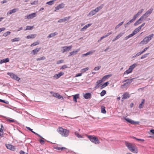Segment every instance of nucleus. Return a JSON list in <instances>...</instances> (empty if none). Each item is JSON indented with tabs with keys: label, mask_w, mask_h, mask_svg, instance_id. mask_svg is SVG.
I'll list each match as a JSON object with an SVG mask.
<instances>
[{
	"label": "nucleus",
	"mask_w": 154,
	"mask_h": 154,
	"mask_svg": "<svg viewBox=\"0 0 154 154\" xmlns=\"http://www.w3.org/2000/svg\"><path fill=\"white\" fill-rule=\"evenodd\" d=\"M82 73H78V74H76L75 77H78V76H82Z\"/></svg>",
	"instance_id": "64"
},
{
	"label": "nucleus",
	"mask_w": 154,
	"mask_h": 154,
	"mask_svg": "<svg viewBox=\"0 0 154 154\" xmlns=\"http://www.w3.org/2000/svg\"><path fill=\"white\" fill-rule=\"evenodd\" d=\"M38 3L37 1H34V2H32L31 3V5H34L37 4Z\"/></svg>",
	"instance_id": "62"
},
{
	"label": "nucleus",
	"mask_w": 154,
	"mask_h": 154,
	"mask_svg": "<svg viewBox=\"0 0 154 154\" xmlns=\"http://www.w3.org/2000/svg\"><path fill=\"white\" fill-rule=\"evenodd\" d=\"M73 100L75 102H77V99L79 98V94H76L73 96Z\"/></svg>",
	"instance_id": "26"
},
{
	"label": "nucleus",
	"mask_w": 154,
	"mask_h": 154,
	"mask_svg": "<svg viewBox=\"0 0 154 154\" xmlns=\"http://www.w3.org/2000/svg\"><path fill=\"white\" fill-rule=\"evenodd\" d=\"M10 33H11V32H10L8 31L7 32H6V33H4L3 35V36H4L5 37H6L8 35H10Z\"/></svg>",
	"instance_id": "46"
},
{
	"label": "nucleus",
	"mask_w": 154,
	"mask_h": 154,
	"mask_svg": "<svg viewBox=\"0 0 154 154\" xmlns=\"http://www.w3.org/2000/svg\"><path fill=\"white\" fill-rule=\"evenodd\" d=\"M7 74L10 76L12 78L14 79L17 81H19L20 79V78L13 73L8 72Z\"/></svg>",
	"instance_id": "8"
},
{
	"label": "nucleus",
	"mask_w": 154,
	"mask_h": 154,
	"mask_svg": "<svg viewBox=\"0 0 154 154\" xmlns=\"http://www.w3.org/2000/svg\"><path fill=\"white\" fill-rule=\"evenodd\" d=\"M72 46L71 45L69 46H64L62 47V49L61 50V51L63 53L65 52H67L69 51L70 50L71 48H72Z\"/></svg>",
	"instance_id": "9"
},
{
	"label": "nucleus",
	"mask_w": 154,
	"mask_h": 154,
	"mask_svg": "<svg viewBox=\"0 0 154 154\" xmlns=\"http://www.w3.org/2000/svg\"><path fill=\"white\" fill-rule=\"evenodd\" d=\"M40 139L39 140V141L40 143L41 144H44V142H45V141H44V140H45V139Z\"/></svg>",
	"instance_id": "56"
},
{
	"label": "nucleus",
	"mask_w": 154,
	"mask_h": 154,
	"mask_svg": "<svg viewBox=\"0 0 154 154\" xmlns=\"http://www.w3.org/2000/svg\"><path fill=\"white\" fill-rule=\"evenodd\" d=\"M124 22H122L120 23L118 25H117L115 27V29H116L119 28L120 26H121L123 23Z\"/></svg>",
	"instance_id": "41"
},
{
	"label": "nucleus",
	"mask_w": 154,
	"mask_h": 154,
	"mask_svg": "<svg viewBox=\"0 0 154 154\" xmlns=\"http://www.w3.org/2000/svg\"><path fill=\"white\" fill-rule=\"evenodd\" d=\"M37 35L36 34H33L30 35H29L26 37V38L29 39V38H35Z\"/></svg>",
	"instance_id": "27"
},
{
	"label": "nucleus",
	"mask_w": 154,
	"mask_h": 154,
	"mask_svg": "<svg viewBox=\"0 0 154 154\" xmlns=\"http://www.w3.org/2000/svg\"><path fill=\"white\" fill-rule=\"evenodd\" d=\"M7 148L12 151H14L15 149V146L11 144H8L6 145Z\"/></svg>",
	"instance_id": "14"
},
{
	"label": "nucleus",
	"mask_w": 154,
	"mask_h": 154,
	"mask_svg": "<svg viewBox=\"0 0 154 154\" xmlns=\"http://www.w3.org/2000/svg\"><path fill=\"white\" fill-rule=\"evenodd\" d=\"M20 40V38L18 37L17 38H15L14 39H12L11 40V41L12 42H18Z\"/></svg>",
	"instance_id": "32"
},
{
	"label": "nucleus",
	"mask_w": 154,
	"mask_h": 154,
	"mask_svg": "<svg viewBox=\"0 0 154 154\" xmlns=\"http://www.w3.org/2000/svg\"><path fill=\"white\" fill-rule=\"evenodd\" d=\"M125 119L128 122L130 123L131 124L136 125L139 123L138 122H135L132 120L128 118H125Z\"/></svg>",
	"instance_id": "10"
},
{
	"label": "nucleus",
	"mask_w": 154,
	"mask_h": 154,
	"mask_svg": "<svg viewBox=\"0 0 154 154\" xmlns=\"http://www.w3.org/2000/svg\"><path fill=\"white\" fill-rule=\"evenodd\" d=\"M153 10V9L152 8H150L141 17L143 18V19L144 17H147L152 12Z\"/></svg>",
	"instance_id": "7"
},
{
	"label": "nucleus",
	"mask_w": 154,
	"mask_h": 154,
	"mask_svg": "<svg viewBox=\"0 0 154 154\" xmlns=\"http://www.w3.org/2000/svg\"><path fill=\"white\" fill-rule=\"evenodd\" d=\"M153 35L154 34H152L147 36L146 37L144 38L143 40L140 42V44H142L143 45L147 44L150 40H151Z\"/></svg>",
	"instance_id": "3"
},
{
	"label": "nucleus",
	"mask_w": 154,
	"mask_h": 154,
	"mask_svg": "<svg viewBox=\"0 0 154 154\" xmlns=\"http://www.w3.org/2000/svg\"><path fill=\"white\" fill-rule=\"evenodd\" d=\"M105 37V36H104H104L101 37L100 38V39L98 40V42H100L103 39L106 38Z\"/></svg>",
	"instance_id": "61"
},
{
	"label": "nucleus",
	"mask_w": 154,
	"mask_h": 154,
	"mask_svg": "<svg viewBox=\"0 0 154 154\" xmlns=\"http://www.w3.org/2000/svg\"><path fill=\"white\" fill-rule=\"evenodd\" d=\"M112 75L111 74L106 75L102 78V79L103 81L104 82L107 79H108Z\"/></svg>",
	"instance_id": "25"
},
{
	"label": "nucleus",
	"mask_w": 154,
	"mask_h": 154,
	"mask_svg": "<svg viewBox=\"0 0 154 154\" xmlns=\"http://www.w3.org/2000/svg\"><path fill=\"white\" fill-rule=\"evenodd\" d=\"M133 79H128L125 80L124 82H126L122 86H128L129 85L130 83L133 81Z\"/></svg>",
	"instance_id": "12"
},
{
	"label": "nucleus",
	"mask_w": 154,
	"mask_h": 154,
	"mask_svg": "<svg viewBox=\"0 0 154 154\" xmlns=\"http://www.w3.org/2000/svg\"><path fill=\"white\" fill-rule=\"evenodd\" d=\"M145 24V23H143L141 25L139 26L137 28L140 30L141 29V28L144 26Z\"/></svg>",
	"instance_id": "50"
},
{
	"label": "nucleus",
	"mask_w": 154,
	"mask_h": 154,
	"mask_svg": "<svg viewBox=\"0 0 154 154\" xmlns=\"http://www.w3.org/2000/svg\"><path fill=\"white\" fill-rule=\"evenodd\" d=\"M112 33V32H108L107 34L106 35H104V36H105V37L106 38L108 36L110 35Z\"/></svg>",
	"instance_id": "60"
},
{
	"label": "nucleus",
	"mask_w": 154,
	"mask_h": 154,
	"mask_svg": "<svg viewBox=\"0 0 154 154\" xmlns=\"http://www.w3.org/2000/svg\"><path fill=\"white\" fill-rule=\"evenodd\" d=\"M89 69V68L88 67H86L85 68H83L81 70V72L83 73L85 72L86 71L88 70Z\"/></svg>",
	"instance_id": "34"
},
{
	"label": "nucleus",
	"mask_w": 154,
	"mask_h": 154,
	"mask_svg": "<svg viewBox=\"0 0 154 154\" xmlns=\"http://www.w3.org/2000/svg\"><path fill=\"white\" fill-rule=\"evenodd\" d=\"M100 68H101V66H98L96 67H95V68H94V70H98L99 69H100Z\"/></svg>",
	"instance_id": "57"
},
{
	"label": "nucleus",
	"mask_w": 154,
	"mask_h": 154,
	"mask_svg": "<svg viewBox=\"0 0 154 154\" xmlns=\"http://www.w3.org/2000/svg\"><path fill=\"white\" fill-rule=\"evenodd\" d=\"M19 10V9L17 8H14L11 10H10L9 11H8L7 13V14L8 15L11 14L13 13H14L16 12L17 11Z\"/></svg>",
	"instance_id": "17"
},
{
	"label": "nucleus",
	"mask_w": 154,
	"mask_h": 154,
	"mask_svg": "<svg viewBox=\"0 0 154 154\" xmlns=\"http://www.w3.org/2000/svg\"><path fill=\"white\" fill-rule=\"evenodd\" d=\"M103 8V5H102L100 6L97 7L96 8H95V9L96 11L98 12L99 10Z\"/></svg>",
	"instance_id": "35"
},
{
	"label": "nucleus",
	"mask_w": 154,
	"mask_h": 154,
	"mask_svg": "<svg viewBox=\"0 0 154 154\" xmlns=\"http://www.w3.org/2000/svg\"><path fill=\"white\" fill-rule=\"evenodd\" d=\"M101 112L103 113H105L106 112V111L105 110V107H102L101 108Z\"/></svg>",
	"instance_id": "45"
},
{
	"label": "nucleus",
	"mask_w": 154,
	"mask_h": 154,
	"mask_svg": "<svg viewBox=\"0 0 154 154\" xmlns=\"http://www.w3.org/2000/svg\"><path fill=\"white\" fill-rule=\"evenodd\" d=\"M57 33L56 32H54L53 33H51L48 36V38H50L53 37L55 35H57Z\"/></svg>",
	"instance_id": "30"
},
{
	"label": "nucleus",
	"mask_w": 154,
	"mask_h": 154,
	"mask_svg": "<svg viewBox=\"0 0 154 154\" xmlns=\"http://www.w3.org/2000/svg\"><path fill=\"white\" fill-rule=\"evenodd\" d=\"M36 16V14L35 13H33L25 16L24 18L25 19H30L33 18Z\"/></svg>",
	"instance_id": "11"
},
{
	"label": "nucleus",
	"mask_w": 154,
	"mask_h": 154,
	"mask_svg": "<svg viewBox=\"0 0 154 154\" xmlns=\"http://www.w3.org/2000/svg\"><path fill=\"white\" fill-rule=\"evenodd\" d=\"M53 96L54 97L57 98L58 96H60V94L57 93H54L53 94Z\"/></svg>",
	"instance_id": "49"
},
{
	"label": "nucleus",
	"mask_w": 154,
	"mask_h": 154,
	"mask_svg": "<svg viewBox=\"0 0 154 154\" xmlns=\"http://www.w3.org/2000/svg\"><path fill=\"white\" fill-rule=\"evenodd\" d=\"M133 138L134 139H136V140H138V141H144V140L143 139H138L134 137H133Z\"/></svg>",
	"instance_id": "51"
},
{
	"label": "nucleus",
	"mask_w": 154,
	"mask_h": 154,
	"mask_svg": "<svg viewBox=\"0 0 154 154\" xmlns=\"http://www.w3.org/2000/svg\"><path fill=\"white\" fill-rule=\"evenodd\" d=\"M39 44V43L37 41L36 42H35L33 43L32 44L30 45L31 47L35 46V45H38Z\"/></svg>",
	"instance_id": "37"
},
{
	"label": "nucleus",
	"mask_w": 154,
	"mask_h": 154,
	"mask_svg": "<svg viewBox=\"0 0 154 154\" xmlns=\"http://www.w3.org/2000/svg\"><path fill=\"white\" fill-rule=\"evenodd\" d=\"M3 129L2 128H0V137H3Z\"/></svg>",
	"instance_id": "44"
},
{
	"label": "nucleus",
	"mask_w": 154,
	"mask_h": 154,
	"mask_svg": "<svg viewBox=\"0 0 154 154\" xmlns=\"http://www.w3.org/2000/svg\"><path fill=\"white\" fill-rule=\"evenodd\" d=\"M95 52V50H92L88 52L87 53L85 54H83L82 55L83 57H85L88 56L89 54H93L94 52Z\"/></svg>",
	"instance_id": "24"
},
{
	"label": "nucleus",
	"mask_w": 154,
	"mask_h": 154,
	"mask_svg": "<svg viewBox=\"0 0 154 154\" xmlns=\"http://www.w3.org/2000/svg\"><path fill=\"white\" fill-rule=\"evenodd\" d=\"M54 3V1L53 0L50 1L49 2H47L46 4L49 5H51Z\"/></svg>",
	"instance_id": "47"
},
{
	"label": "nucleus",
	"mask_w": 154,
	"mask_h": 154,
	"mask_svg": "<svg viewBox=\"0 0 154 154\" xmlns=\"http://www.w3.org/2000/svg\"><path fill=\"white\" fill-rule=\"evenodd\" d=\"M41 48H36L33 50L32 52L33 53V55H35L37 54V53L40 50Z\"/></svg>",
	"instance_id": "21"
},
{
	"label": "nucleus",
	"mask_w": 154,
	"mask_h": 154,
	"mask_svg": "<svg viewBox=\"0 0 154 154\" xmlns=\"http://www.w3.org/2000/svg\"><path fill=\"white\" fill-rule=\"evenodd\" d=\"M145 102V100L144 99H142V101L140 104L139 106V108L140 109L142 108L143 107V104Z\"/></svg>",
	"instance_id": "29"
},
{
	"label": "nucleus",
	"mask_w": 154,
	"mask_h": 154,
	"mask_svg": "<svg viewBox=\"0 0 154 154\" xmlns=\"http://www.w3.org/2000/svg\"><path fill=\"white\" fill-rule=\"evenodd\" d=\"M103 82V81L102 80V79L101 80H98L96 82V86L95 87V88H99L100 87V86L101 85V84Z\"/></svg>",
	"instance_id": "20"
},
{
	"label": "nucleus",
	"mask_w": 154,
	"mask_h": 154,
	"mask_svg": "<svg viewBox=\"0 0 154 154\" xmlns=\"http://www.w3.org/2000/svg\"><path fill=\"white\" fill-rule=\"evenodd\" d=\"M64 6L65 4L63 3L59 5L55 8L56 10H59L60 9L63 8L64 7Z\"/></svg>",
	"instance_id": "19"
},
{
	"label": "nucleus",
	"mask_w": 154,
	"mask_h": 154,
	"mask_svg": "<svg viewBox=\"0 0 154 154\" xmlns=\"http://www.w3.org/2000/svg\"><path fill=\"white\" fill-rule=\"evenodd\" d=\"M143 20V19L142 17H141L140 18L134 23V25L135 26L138 25L139 24L141 23Z\"/></svg>",
	"instance_id": "18"
},
{
	"label": "nucleus",
	"mask_w": 154,
	"mask_h": 154,
	"mask_svg": "<svg viewBox=\"0 0 154 154\" xmlns=\"http://www.w3.org/2000/svg\"><path fill=\"white\" fill-rule=\"evenodd\" d=\"M0 102H2L4 103H5L6 104H8L9 102L8 101H5V100H2V99H0Z\"/></svg>",
	"instance_id": "55"
},
{
	"label": "nucleus",
	"mask_w": 154,
	"mask_h": 154,
	"mask_svg": "<svg viewBox=\"0 0 154 154\" xmlns=\"http://www.w3.org/2000/svg\"><path fill=\"white\" fill-rule=\"evenodd\" d=\"M140 31V30L137 28L135 29L133 31L132 33L129 35L128 36H126L125 37V40L128 39V38H131L134 35L136 34V33Z\"/></svg>",
	"instance_id": "6"
},
{
	"label": "nucleus",
	"mask_w": 154,
	"mask_h": 154,
	"mask_svg": "<svg viewBox=\"0 0 154 154\" xmlns=\"http://www.w3.org/2000/svg\"><path fill=\"white\" fill-rule=\"evenodd\" d=\"M97 12L95 10V9H94L93 11L90 12L89 14V15H91V16H92L95 14Z\"/></svg>",
	"instance_id": "31"
},
{
	"label": "nucleus",
	"mask_w": 154,
	"mask_h": 154,
	"mask_svg": "<svg viewBox=\"0 0 154 154\" xmlns=\"http://www.w3.org/2000/svg\"><path fill=\"white\" fill-rule=\"evenodd\" d=\"M137 66V64L136 63H134L132 65L130 66L129 68L124 73V74H128L131 73L134 69Z\"/></svg>",
	"instance_id": "5"
},
{
	"label": "nucleus",
	"mask_w": 154,
	"mask_h": 154,
	"mask_svg": "<svg viewBox=\"0 0 154 154\" xmlns=\"http://www.w3.org/2000/svg\"><path fill=\"white\" fill-rule=\"evenodd\" d=\"M60 77V76L59 75L58 73L55 74L54 76V77L56 79H58Z\"/></svg>",
	"instance_id": "52"
},
{
	"label": "nucleus",
	"mask_w": 154,
	"mask_h": 154,
	"mask_svg": "<svg viewBox=\"0 0 154 154\" xmlns=\"http://www.w3.org/2000/svg\"><path fill=\"white\" fill-rule=\"evenodd\" d=\"M130 96V95L127 92L125 93L122 95V101H123V99H126L128 98H129Z\"/></svg>",
	"instance_id": "13"
},
{
	"label": "nucleus",
	"mask_w": 154,
	"mask_h": 154,
	"mask_svg": "<svg viewBox=\"0 0 154 154\" xmlns=\"http://www.w3.org/2000/svg\"><path fill=\"white\" fill-rule=\"evenodd\" d=\"M80 50L79 49H77L76 51H73L72 52H70L69 53L68 57H70L72 55H74L76 54Z\"/></svg>",
	"instance_id": "16"
},
{
	"label": "nucleus",
	"mask_w": 154,
	"mask_h": 154,
	"mask_svg": "<svg viewBox=\"0 0 154 154\" xmlns=\"http://www.w3.org/2000/svg\"><path fill=\"white\" fill-rule=\"evenodd\" d=\"M45 57L43 56V57H42L40 58H37L36 59V60L38 61H39V60H45Z\"/></svg>",
	"instance_id": "40"
},
{
	"label": "nucleus",
	"mask_w": 154,
	"mask_h": 154,
	"mask_svg": "<svg viewBox=\"0 0 154 154\" xmlns=\"http://www.w3.org/2000/svg\"><path fill=\"white\" fill-rule=\"evenodd\" d=\"M106 93V92L105 90H103L101 92L100 94L101 96H103Z\"/></svg>",
	"instance_id": "42"
},
{
	"label": "nucleus",
	"mask_w": 154,
	"mask_h": 154,
	"mask_svg": "<svg viewBox=\"0 0 154 154\" xmlns=\"http://www.w3.org/2000/svg\"><path fill=\"white\" fill-rule=\"evenodd\" d=\"M125 144L126 146L131 152L134 153H137V148L135 144L127 142H125Z\"/></svg>",
	"instance_id": "1"
},
{
	"label": "nucleus",
	"mask_w": 154,
	"mask_h": 154,
	"mask_svg": "<svg viewBox=\"0 0 154 154\" xmlns=\"http://www.w3.org/2000/svg\"><path fill=\"white\" fill-rule=\"evenodd\" d=\"M33 28V26H26V29L25 30H30L32 29Z\"/></svg>",
	"instance_id": "43"
},
{
	"label": "nucleus",
	"mask_w": 154,
	"mask_h": 154,
	"mask_svg": "<svg viewBox=\"0 0 154 154\" xmlns=\"http://www.w3.org/2000/svg\"><path fill=\"white\" fill-rule=\"evenodd\" d=\"M124 33H120L117 35L116 37L115 38L117 40L120 37H122L123 35L124 34Z\"/></svg>",
	"instance_id": "33"
},
{
	"label": "nucleus",
	"mask_w": 154,
	"mask_h": 154,
	"mask_svg": "<svg viewBox=\"0 0 154 154\" xmlns=\"http://www.w3.org/2000/svg\"><path fill=\"white\" fill-rule=\"evenodd\" d=\"M66 149V148L64 147H59L58 149L59 150H63Z\"/></svg>",
	"instance_id": "59"
},
{
	"label": "nucleus",
	"mask_w": 154,
	"mask_h": 154,
	"mask_svg": "<svg viewBox=\"0 0 154 154\" xmlns=\"http://www.w3.org/2000/svg\"><path fill=\"white\" fill-rule=\"evenodd\" d=\"M6 120L9 122H14L15 121V120L11 118H8Z\"/></svg>",
	"instance_id": "38"
},
{
	"label": "nucleus",
	"mask_w": 154,
	"mask_h": 154,
	"mask_svg": "<svg viewBox=\"0 0 154 154\" xmlns=\"http://www.w3.org/2000/svg\"><path fill=\"white\" fill-rule=\"evenodd\" d=\"M91 95L90 93H87L84 95V97L86 99H88L91 98Z\"/></svg>",
	"instance_id": "23"
},
{
	"label": "nucleus",
	"mask_w": 154,
	"mask_h": 154,
	"mask_svg": "<svg viewBox=\"0 0 154 154\" xmlns=\"http://www.w3.org/2000/svg\"><path fill=\"white\" fill-rule=\"evenodd\" d=\"M70 18V17H66L63 19H60L58 21V23H62L67 21Z\"/></svg>",
	"instance_id": "15"
},
{
	"label": "nucleus",
	"mask_w": 154,
	"mask_h": 154,
	"mask_svg": "<svg viewBox=\"0 0 154 154\" xmlns=\"http://www.w3.org/2000/svg\"><path fill=\"white\" fill-rule=\"evenodd\" d=\"M92 25L91 23L88 24L85 26L83 28L81 29V31H84V29H85L90 26Z\"/></svg>",
	"instance_id": "28"
},
{
	"label": "nucleus",
	"mask_w": 154,
	"mask_h": 154,
	"mask_svg": "<svg viewBox=\"0 0 154 154\" xmlns=\"http://www.w3.org/2000/svg\"><path fill=\"white\" fill-rule=\"evenodd\" d=\"M139 16L137 14L135 15H134V16L133 17V18L135 20Z\"/></svg>",
	"instance_id": "63"
},
{
	"label": "nucleus",
	"mask_w": 154,
	"mask_h": 154,
	"mask_svg": "<svg viewBox=\"0 0 154 154\" xmlns=\"http://www.w3.org/2000/svg\"><path fill=\"white\" fill-rule=\"evenodd\" d=\"M9 61V59L8 58L5 59H4L2 60H1L0 61V64H2L3 63H6L8 62Z\"/></svg>",
	"instance_id": "22"
},
{
	"label": "nucleus",
	"mask_w": 154,
	"mask_h": 154,
	"mask_svg": "<svg viewBox=\"0 0 154 154\" xmlns=\"http://www.w3.org/2000/svg\"><path fill=\"white\" fill-rule=\"evenodd\" d=\"M144 9H142L140 10L139 11L137 14L139 16L140 15L143 11Z\"/></svg>",
	"instance_id": "48"
},
{
	"label": "nucleus",
	"mask_w": 154,
	"mask_h": 154,
	"mask_svg": "<svg viewBox=\"0 0 154 154\" xmlns=\"http://www.w3.org/2000/svg\"><path fill=\"white\" fill-rule=\"evenodd\" d=\"M64 60H63L58 61L57 62V64H59L61 63H62L64 62Z\"/></svg>",
	"instance_id": "54"
},
{
	"label": "nucleus",
	"mask_w": 154,
	"mask_h": 154,
	"mask_svg": "<svg viewBox=\"0 0 154 154\" xmlns=\"http://www.w3.org/2000/svg\"><path fill=\"white\" fill-rule=\"evenodd\" d=\"M57 131L62 136L67 137L69 132V131L67 129H64L62 127H59L57 129Z\"/></svg>",
	"instance_id": "2"
},
{
	"label": "nucleus",
	"mask_w": 154,
	"mask_h": 154,
	"mask_svg": "<svg viewBox=\"0 0 154 154\" xmlns=\"http://www.w3.org/2000/svg\"><path fill=\"white\" fill-rule=\"evenodd\" d=\"M88 138L92 142L95 144H99L100 143V141L97 137L92 135H87Z\"/></svg>",
	"instance_id": "4"
},
{
	"label": "nucleus",
	"mask_w": 154,
	"mask_h": 154,
	"mask_svg": "<svg viewBox=\"0 0 154 154\" xmlns=\"http://www.w3.org/2000/svg\"><path fill=\"white\" fill-rule=\"evenodd\" d=\"M109 84V83L108 82H105V83H104L103 85H102V86H101L102 88L101 89H102L104 87L107 86Z\"/></svg>",
	"instance_id": "36"
},
{
	"label": "nucleus",
	"mask_w": 154,
	"mask_h": 154,
	"mask_svg": "<svg viewBox=\"0 0 154 154\" xmlns=\"http://www.w3.org/2000/svg\"><path fill=\"white\" fill-rule=\"evenodd\" d=\"M149 47L148 46L147 47L145 48L143 51H142V53H143L145 52L149 48Z\"/></svg>",
	"instance_id": "58"
},
{
	"label": "nucleus",
	"mask_w": 154,
	"mask_h": 154,
	"mask_svg": "<svg viewBox=\"0 0 154 154\" xmlns=\"http://www.w3.org/2000/svg\"><path fill=\"white\" fill-rule=\"evenodd\" d=\"M75 135L79 138L81 137L82 136L80 135L79 134L78 132H75Z\"/></svg>",
	"instance_id": "53"
},
{
	"label": "nucleus",
	"mask_w": 154,
	"mask_h": 154,
	"mask_svg": "<svg viewBox=\"0 0 154 154\" xmlns=\"http://www.w3.org/2000/svg\"><path fill=\"white\" fill-rule=\"evenodd\" d=\"M149 54V53L143 55L142 56V57H141L140 58L141 59H143V58H146L147 57L148 55Z\"/></svg>",
	"instance_id": "39"
}]
</instances>
